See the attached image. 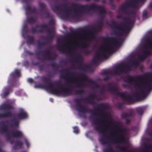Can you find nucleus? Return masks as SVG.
Segmentation results:
<instances>
[{"label": "nucleus", "mask_w": 152, "mask_h": 152, "mask_svg": "<svg viewBox=\"0 0 152 152\" xmlns=\"http://www.w3.org/2000/svg\"><path fill=\"white\" fill-rule=\"evenodd\" d=\"M107 129L106 125L102 126L98 125L94 127V129L103 135V137L99 139V141L102 145L108 144L107 141L105 140L103 138L109 139L112 142L115 143H123L126 140V136L130 134V131L129 128L126 127H120L117 130L116 133L113 134H110L107 136L105 135V132L104 130Z\"/></svg>", "instance_id": "nucleus-1"}, {"label": "nucleus", "mask_w": 152, "mask_h": 152, "mask_svg": "<svg viewBox=\"0 0 152 152\" xmlns=\"http://www.w3.org/2000/svg\"><path fill=\"white\" fill-rule=\"evenodd\" d=\"M148 73L141 75L137 76L136 78L132 75H127L125 77H122L124 82L132 84L136 80L140 81L139 83H136L135 86L137 87L141 91V97H146L147 95L144 90L152 88V77H150Z\"/></svg>", "instance_id": "nucleus-2"}, {"label": "nucleus", "mask_w": 152, "mask_h": 152, "mask_svg": "<svg viewBox=\"0 0 152 152\" xmlns=\"http://www.w3.org/2000/svg\"><path fill=\"white\" fill-rule=\"evenodd\" d=\"M75 4H78L75 3L72 4L71 8L74 11L73 13L70 12L71 10L70 8H66L67 6L66 4H61L52 7V9L54 12L56 11H58L60 13L63 12L62 16L66 19H68L71 18L74 20H79L82 17L83 11L79 6L75 5Z\"/></svg>", "instance_id": "nucleus-3"}, {"label": "nucleus", "mask_w": 152, "mask_h": 152, "mask_svg": "<svg viewBox=\"0 0 152 152\" xmlns=\"http://www.w3.org/2000/svg\"><path fill=\"white\" fill-rule=\"evenodd\" d=\"M123 20L126 23L124 25L121 24H118L114 20L111 21V27L115 29L113 31L114 34L118 37H123L125 34H127L134 23L133 20L128 17L124 18Z\"/></svg>", "instance_id": "nucleus-4"}, {"label": "nucleus", "mask_w": 152, "mask_h": 152, "mask_svg": "<svg viewBox=\"0 0 152 152\" xmlns=\"http://www.w3.org/2000/svg\"><path fill=\"white\" fill-rule=\"evenodd\" d=\"M44 30H45L48 34V38L44 42H40L39 40L37 41V46L39 49L42 48V46L49 43L51 42L54 37L53 30L50 29L48 26V25L43 24L41 25H37L35 27H32L31 30L33 33L36 32L42 33Z\"/></svg>", "instance_id": "nucleus-5"}, {"label": "nucleus", "mask_w": 152, "mask_h": 152, "mask_svg": "<svg viewBox=\"0 0 152 152\" xmlns=\"http://www.w3.org/2000/svg\"><path fill=\"white\" fill-rule=\"evenodd\" d=\"M14 109V107L12 105L8 103L3 104L0 107V110L4 111L3 113H0V118H13L12 119L10 120L11 122H12L10 124V127H13L14 126L18 127L19 124V121L14 117L15 114H13L11 111H10V110Z\"/></svg>", "instance_id": "nucleus-6"}, {"label": "nucleus", "mask_w": 152, "mask_h": 152, "mask_svg": "<svg viewBox=\"0 0 152 152\" xmlns=\"http://www.w3.org/2000/svg\"><path fill=\"white\" fill-rule=\"evenodd\" d=\"M80 75L81 77L78 76L74 77L73 79L71 76H62V77L69 81H73L75 82L79 81V83L77 84V87L80 88H83L86 87V84L84 83L83 81L88 83L90 85H94L96 88L99 87V85L96 83L95 81L88 78L85 74L81 73Z\"/></svg>", "instance_id": "nucleus-7"}, {"label": "nucleus", "mask_w": 152, "mask_h": 152, "mask_svg": "<svg viewBox=\"0 0 152 152\" xmlns=\"http://www.w3.org/2000/svg\"><path fill=\"white\" fill-rule=\"evenodd\" d=\"M62 84L60 82L58 83L57 85L53 86V83L50 82L48 86L49 90L51 93L53 94L64 97L72 95L71 87L69 86V87L62 88Z\"/></svg>", "instance_id": "nucleus-8"}, {"label": "nucleus", "mask_w": 152, "mask_h": 152, "mask_svg": "<svg viewBox=\"0 0 152 152\" xmlns=\"http://www.w3.org/2000/svg\"><path fill=\"white\" fill-rule=\"evenodd\" d=\"M75 5H77L79 6L80 8L84 12L83 10H86L87 13L91 14L90 12L91 10H96L99 11V15L100 17V20H102L106 14V11L104 7L102 5H98L94 3H92L89 5L85 4L82 5L80 4H75Z\"/></svg>", "instance_id": "nucleus-9"}, {"label": "nucleus", "mask_w": 152, "mask_h": 152, "mask_svg": "<svg viewBox=\"0 0 152 152\" xmlns=\"http://www.w3.org/2000/svg\"><path fill=\"white\" fill-rule=\"evenodd\" d=\"M108 86L109 91L115 95L121 97L124 101L129 103L134 101V98L131 95L129 94L126 95L125 94V92H120L116 87L112 86V84L110 83L108 84Z\"/></svg>", "instance_id": "nucleus-10"}, {"label": "nucleus", "mask_w": 152, "mask_h": 152, "mask_svg": "<svg viewBox=\"0 0 152 152\" xmlns=\"http://www.w3.org/2000/svg\"><path fill=\"white\" fill-rule=\"evenodd\" d=\"M102 40L108 44L109 47L106 51L109 53L113 52L114 48L120 44V42L115 38L113 37H104Z\"/></svg>", "instance_id": "nucleus-11"}, {"label": "nucleus", "mask_w": 152, "mask_h": 152, "mask_svg": "<svg viewBox=\"0 0 152 152\" xmlns=\"http://www.w3.org/2000/svg\"><path fill=\"white\" fill-rule=\"evenodd\" d=\"M129 6H131L135 8L136 7L137 5L135 2L131 1L124 4L121 5L118 8V10L119 12H121L129 15L135 14V12L133 10H130L129 11V13H128L127 10L129 8Z\"/></svg>", "instance_id": "nucleus-12"}, {"label": "nucleus", "mask_w": 152, "mask_h": 152, "mask_svg": "<svg viewBox=\"0 0 152 152\" xmlns=\"http://www.w3.org/2000/svg\"><path fill=\"white\" fill-rule=\"evenodd\" d=\"M7 121H5V122ZM5 121H0V134L2 135L6 134V138L7 140L10 141V144L14 143L13 140H11V135L8 133V126L5 124Z\"/></svg>", "instance_id": "nucleus-13"}, {"label": "nucleus", "mask_w": 152, "mask_h": 152, "mask_svg": "<svg viewBox=\"0 0 152 152\" xmlns=\"http://www.w3.org/2000/svg\"><path fill=\"white\" fill-rule=\"evenodd\" d=\"M100 25H98L97 27L92 26L91 28V30L88 29H83L82 31V33H86L90 35L91 39H94L95 37V34H97L101 30L102 23L101 21L100 22Z\"/></svg>", "instance_id": "nucleus-14"}, {"label": "nucleus", "mask_w": 152, "mask_h": 152, "mask_svg": "<svg viewBox=\"0 0 152 152\" xmlns=\"http://www.w3.org/2000/svg\"><path fill=\"white\" fill-rule=\"evenodd\" d=\"M132 67L131 66L127 64L124 66L122 64H120L115 67L114 74L115 75H117L120 74L126 73L132 70Z\"/></svg>", "instance_id": "nucleus-15"}, {"label": "nucleus", "mask_w": 152, "mask_h": 152, "mask_svg": "<svg viewBox=\"0 0 152 152\" xmlns=\"http://www.w3.org/2000/svg\"><path fill=\"white\" fill-rule=\"evenodd\" d=\"M107 108V106L105 103H102L99 104V106L95 108V110L98 111H100V113H99L98 114L101 117L106 118L108 117V115L105 114V110Z\"/></svg>", "instance_id": "nucleus-16"}, {"label": "nucleus", "mask_w": 152, "mask_h": 152, "mask_svg": "<svg viewBox=\"0 0 152 152\" xmlns=\"http://www.w3.org/2000/svg\"><path fill=\"white\" fill-rule=\"evenodd\" d=\"M12 86H13L12 85L7 86L3 88L1 93L0 94L1 98H6L10 94V92L13 91V89L12 88Z\"/></svg>", "instance_id": "nucleus-17"}, {"label": "nucleus", "mask_w": 152, "mask_h": 152, "mask_svg": "<svg viewBox=\"0 0 152 152\" xmlns=\"http://www.w3.org/2000/svg\"><path fill=\"white\" fill-rule=\"evenodd\" d=\"M135 114L133 112H125L122 113L121 115V117L122 119H125L126 123V124H129L131 120L129 118L134 116Z\"/></svg>", "instance_id": "nucleus-18"}, {"label": "nucleus", "mask_w": 152, "mask_h": 152, "mask_svg": "<svg viewBox=\"0 0 152 152\" xmlns=\"http://www.w3.org/2000/svg\"><path fill=\"white\" fill-rule=\"evenodd\" d=\"M75 50V46L73 47V49L70 50H67L68 53L70 55V58L71 59L72 61L76 62H80L82 59V56L80 55H78L77 57H75L72 53L73 51Z\"/></svg>", "instance_id": "nucleus-19"}, {"label": "nucleus", "mask_w": 152, "mask_h": 152, "mask_svg": "<svg viewBox=\"0 0 152 152\" xmlns=\"http://www.w3.org/2000/svg\"><path fill=\"white\" fill-rule=\"evenodd\" d=\"M90 113L93 114V115H90L89 117V120L92 121L93 124H98L99 125H101L103 122L104 121L102 120L99 118H96L95 119L93 118V116H96V113H93L92 111H89Z\"/></svg>", "instance_id": "nucleus-20"}, {"label": "nucleus", "mask_w": 152, "mask_h": 152, "mask_svg": "<svg viewBox=\"0 0 152 152\" xmlns=\"http://www.w3.org/2000/svg\"><path fill=\"white\" fill-rule=\"evenodd\" d=\"M12 137L19 138L23 137V133L18 129H14L11 130L10 133Z\"/></svg>", "instance_id": "nucleus-21"}, {"label": "nucleus", "mask_w": 152, "mask_h": 152, "mask_svg": "<svg viewBox=\"0 0 152 152\" xmlns=\"http://www.w3.org/2000/svg\"><path fill=\"white\" fill-rule=\"evenodd\" d=\"M151 51L148 50L147 48H145L143 52V55L139 56L138 58L141 61H143L147 56H151Z\"/></svg>", "instance_id": "nucleus-22"}, {"label": "nucleus", "mask_w": 152, "mask_h": 152, "mask_svg": "<svg viewBox=\"0 0 152 152\" xmlns=\"http://www.w3.org/2000/svg\"><path fill=\"white\" fill-rule=\"evenodd\" d=\"M81 42L80 45L83 47V52L86 55H89L91 54V51L88 50L86 48L88 47V45L86 43L83 42V39H81Z\"/></svg>", "instance_id": "nucleus-23"}, {"label": "nucleus", "mask_w": 152, "mask_h": 152, "mask_svg": "<svg viewBox=\"0 0 152 152\" xmlns=\"http://www.w3.org/2000/svg\"><path fill=\"white\" fill-rule=\"evenodd\" d=\"M96 97V95L94 94H92L89 96L84 99V102L90 104H95L96 102L94 100Z\"/></svg>", "instance_id": "nucleus-24"}, {"label": "nucleus", "mask_w": 152, "mask_h": 152, "mask_svg": "<svg viewBox=\"0 0 152 152\" xmlns=\"http://www.w3.org/2000/svg\"><path fill=\"white\" fill-rule=\"evenodd\" d=\"M102 59V55L100 53H96L92 61V64L95 65H98V61Z\"/></svg>", "instance_id": "nucleus-25"}, {"label": "nucleus", "mask_w": 152, "mask_h": 152, "mask_svg": "<svg viewBox=\"0 0 152 152\" xmlns=\"http://www.w3.org/2000/svg\"><path fill=\"white\" fill-rule=\"evenodd\" d=\"M16 116L20 119H25L28 117L27 113L23 110H21L18 113L16 114Z\"/></svg>", "instance_id": "nucleus-26"}, {"label": "nucleus", "mask_w": 152, "mask_h": 152, "mask_svg": "<svg viewBox=\"0 0 152 152\" xmlns=\"http://www.w3.org/2000/svg\"><path fill=\"white\" fill-rule=\"evenodd\" d=\"M42 54L44 57H48V58L49 56H50V55L51 53V52L49 50H47L45 51H38L35 53L36 55H39L40 54Z\"/></svg>", "instance_id": "nucleus-27"}, {"label": "nucleus", "mask_w": 152, "mask_h": 152, "mask_svg": "<svg viewBox=\"0 0 152 152\" xmlns=\"http://www.w3.org/2000/svg\"><path fill=\"white\" fill-rule=\"evenodd\" d=\"M26 13H35L37 12V10L35 7L31 8L30 5L27 6L26 8Z\"/></svg>", "instance_id": "nucleus-28"}, {"label": "nucleus", "mask_w": 152, "mask_h": 152, "mask_svg": "<svg viewBox=\"0 0 152 152\" xmlns=\"http://www.w3.org/2000/svg\"><path fill=\"white\" fill-rule=\"evenodd\" d=\"M10 76L12 78H14L15 76L17 77H20L21 76L20 70L18 69H15L14 72L10 74Z\"/></svg>", "instance_id": "nucleus-29"}, {"label": "nucleus", "mask_w": 152, "mask_h": 152, "mask_svg": "<svg viewBox=\"0 0 152 152\" xmlns=\"http://www.w3.org/2000/svg\"><path fill=\"white\" fill-rule=\"evenodd\" d=\"M42 80L43 82H47L48 83V85L46 84H44L42 85V87H43L46 88H47L49 89V88L48 87V86L49 85V83L50 82L51 83V80L45 77H42Z\"/></svg>", "instance_id": "nucleus-30"}, {"label": "nucleus", "mask_w": 152, "mask_h": 152, "mask_svg": "<svg viewBox=\"0 0 152 152\" xmlns=\"http://www.w3.org/2000/svg\"><path fill=\"white\" fill-rule=\"evenodd\" d=\"M80 106H81V107L77 110L79 112L85 113L89 111V109L88 108L85 107L83 105Z\"/></svg>", "instance_id": "nucleus-31"}, {"label": "nucleus", "mask_w": 152, "mask_h": 152, "mask_svg": "<svg viewBox=\"0 0 152 152\" xmlns=\"http://www.w3.org/2000/svg\"><path fill=\"white\" fill-rule=\"evenodd\" d=\"M68 46V45L67 43L65 44L63 47L61 46L60 45H58V49L60 52L63 53L66 50H67Z\"/></svg>", "instance_id": "nucleus-32"}, {"label": "nucleus", "mask_w": 152, "mask_h": 152, "mask_svg": "<svg viewBox=\"0 0 152 152\" xmlns=\"http://www.w3.org/2000/svg\"><path fill=\"white\" fill-rule=\"evenodd\" d=\"M27 44L30 45H34V37L31 36H28L27 40Z\"/></svg>", "instance_id": "nucleus-33"}, {"label": "nucleus", "mask_w": 152, "mask_h": 152, "mask_svg": "<svg viewBox=\"0 0 152 152\" xmlns=\"http://www.w3.org/2000/svg\"><path fill=\"white\" fill-rule=\"evenodd\" d=\"M82 100L84 101V99H76L75 100V102L76 104V108L77 110L81 107V106L80 105H82L80 104V101Z\"/></svg>", "instance_id": "nucleus-34"}, {"label": "nucleus", "mask_w": 152, "mask_h": 152, "mask_svg": "<svg viewBox=\"0 0 152 152\" xmlns=\"http://www.w3.org/2000/svg\"><path fill=\"white\" fill-rule=\"evenodd\" d=\"M146 44L148 45V47H145V48H147L148 50H152V40L150 39H148L146 42Z\"/></svg>", "instance_id": "nucleus-35"}, {"label": "nucleus", "mask_w": 152, "mask_h": 152, "mask_svg": "<svg viewBox=\"0 0 152 152\" xmlns=\"http://www.w3.org/2000/svg\"><path fill=\"white\" fill-rule=\"evenodd\" d=\"M23 143V142L20 141H18L16 142L15 143V145L13 146V148L15 149V146H18L20 148H22Z\"/></svg>", "instance_id": "nucleus-36"}, {"label": "nucleus", "mask_w": 152, "mask_h": 152, "mask_svg": "<svg viewBox=\"0 0 152 152\" xmlns=\"http://www.w3.org/2000/svg\"><path fill=\"white\" fill-rule=\"evenodd\" d=\"M50 65L52 66L53 68L56 70L58 69L59 67V66H58L55 62H53L51 63Z\"/></svg>", "instance_id": "nucleus-37"}, {"label": "nucleus", "mask_w": 152, "mask_h": 152, "mask_svg": "<svg viewBox=\"0 0 152 152\" xmlns=\"http://www.w3.org/2000/svg\"><path fill=\"white\" fill-rule=\"evenodd\" d=\"M102 73L103 75H110L113 74L115 75L114 74V72L113 73L111 71H109L107 70H103L102 71Z\"/></svg>", "instance_id": "nucleus-38"}, {"label": "nucleus", "mask_w": 152, "mask_h": 152, "mask_svg": "<svg viewBox=\"0 0 152 152\" xmlns=\"http://www.w3.org/2000/svg\"><path fill=\"white\" fill-rule=\"evenodd\" d=\"M53 57L49 56L48 58V60L51 61H54L55 60L57 57V55L55 53H53Z\"/></svg>", "instance_id": "nucleus-39"}, {"label": "nucleus", "mask_w": 152, "mask_h": 152, "mask_svg": "<svg viewBox=\"0 0 152 152\" xmlns=\"http://www.w3.org/2000/svg\"><path fill=\"white\" fill-rule=\"evenodd\" d=\"M134 96L135 98L138 100H140L142 97L141 94L138 92L134 93Z\"/></svg>", "instance_id": "nucleus-40"}, {"label": "nucleus", "mask_w": 152, "mask_h": 152, "mask_svg": "<svg viewBox=\"0 0 152 152\" xmlns=\"http://www.w3.org/2000/svg\"><path fill=\"white\" fill-rule=\"evenodd\" d=\"M136 110L137 112L140 115H142L143 113V110L141 107H138L137 108Z\"/></svg>", "instance_id": "nucleus-41"}, {"label": "nucleus", "mask_w": 152, "mask_h": 152, "mask_svg": "<svg viewBox=\"0 0 152 152\" xmlns=\"http://www.w3.org/2000/svg\"><path fill=\"white\" fill-rule=\"evenodd\" d=\"M27 21L28 23L32 24L35 22V20L34 18L31 17L30 18H27Z\"/></svg>", "instance_id": "nucleus-42"}, {"label": "nucleus", "mask_w": 152, "mask_h": 152, "mask_svg": "<svg viewBox=\"0 0 152 152\" xmlns=\"http://www.w3.org/2000/svg\"><path fill=\"white\" fill-rule=\"evenodd\" d=\"M75 92L77 94L82 95L84 93V91L83 90H79L75 91Z\"/></svg>", "instance_id": "nucleus-43"}, {"label": "nucleus", "mask_w": 152, "mask_h": 152, "mask_svg": "<svg viewBox=\"0 0 152 152\" xmlns=\"http://www.w3.org/2000/svg\"><path fill=\"white\" fill-rule=\"evenodd\" d=\"M148 11L147 10H144L143 12L142 17L143 18H147L148 17Z\"/></svg>", "instance_id": "nucleus-44"}, {"label": "nucleus", "mask_w": 152, "mask_h": 152, "mask_svg": "<svg viewBox=\"0 0 152 152\" xmlns=\"http://www.w3.org/2000/svg\"><path fill=\"white\" fill-rule=\"evenodd\" d=\"M116 148H119L120 150L122 151H126L127 150V148L124 146H121L119 145H117Z\"/></svg>", "instance_id": "nucleus-45"}, {"label": "nucleus", "mask_w": 152, "mask_h": 152, "mask_svg": "<svg viewBox=\"0 0 152 152\" xmlns=\"http://www.w3.org/2000/svg\"><path fill=\"white\" fill-rule=\"evenodd\" d=\"M132 65L134 67H136L139 65V63L137 61H133L132 62Z\"/></svg>", "instance_id": "nucleus-46"}, {"label": "nucleus", "mask_w": 152, "mask_h": 152, "mask_svg": "<svg viewBox=\"0 0 152 152\" xmlns=\"http://www.w3.org/2000/svg\"><path fill=\"white\" fill-rule=\"evenodd\" d=\"M39 5L42 10H43L46 7V5L43 3H39Z\"/></svg>", "instance_id": "nucleus-47"}, {"label": "nucleus", "mask_w": 152, "mask_h": 152, "mask_svg": "<svg viewBox=\"0 0 152 152\" xmlns=\"http://www.w3.org/2000/svg\"><path fill=\"white\" fill-rule=\"evenodd\" d=\"M105 87L104 85H103L100 87V88L101 90L100 91V93L102 95H103L104 93Z\"/></svg>", "instance_id": "nucleus-48"}, {"label": "nucleus", "mask_w": 152, "mask_h": 152, "mask_svg": "<svg viewBox=\"0 0 152 152\" xmlns=\"http://www.w3.org/2000/svg\"><path fill=\"white\" fill-rule=\"evenodd\" d=\"M73 132L74 133L77 134L79 132V130L77 126H75L73 127Z\"/></svg>", "instance_id": "nucleus-49"}, {"label": "nucleus", "mask_w": 152, "mask_h": 152, "mask_svg": "<svg viewBox=\"0 0 152 152\" xmlns=\"http://www.w3.org/2000/svg\"><path fill=\"white\" fill-rule=\"evenodd\" d=\"M39 71H42L44 70L45 67L43 65H39L38 66Z\"/></svg>", "instance_id": "nucleus-50"}, {"label": "nucleus", "mask_w": 152, "mask_h": 152, "mask_svg": "<svg viewBox=\"0 0 152 152\" xmlns=\"http://www.w3.org/2000/svg\"><path fill=\"white\" fill-rule=\"evenodd\" d=\"M55 24V23L53 20L51 19L48 22V24L49 25L53 26Z\"/></svg>", "instance_id": "nucleus-51"}, {"label": "nucleus", "mask_w": 152, "mask_h": 152, "mask_svg": "<svg viewBox=\"0 0 152 152\" xmlns=\"http://www.w3.org/2000/svg\"><path fill=\"white\" fill-rule=\"evenodd\" d=\"M102 55V58L103 57L104 58H108L107 54L104 52H102L101 53H100Z\"/></svg>", "instance_id": "nucleus-52"}, {"label": "nucleus", "mask_w": 152, "mask_h": 152, "mask_svg": "<svg viewBox=\"0 0 152 152\" xmlns=\"http://www.w3.org/2000/svg\"><path fill=\"white\" fill-rule=\"evenodd\" d=\"M25 140V142L26 143V145L27 147H29L30 145V144L28 140L26 138H25L24 139Z\"/></svg>", "instance_id": "nucleus-53"}, {"label": "nucleus", "mask_w": 152, "mask_h": 152, "mask_svg": "<svg viewBox=\"0 0 152 152\" xmlns=\"http://www.w3.org/2000/svg\"><path fill=\"white\" fill-rule=\"evenodd\" d=\"M42 15H46V17L48 18L50 16V14L49 12H45L42 14Z\"/></svg>", "instance_id": "nucleus-54"}, {"label": "nucleus", "mask_w": 152, "mask_h": 152, "mask_svg": "<svg viewBox=\"0 0 152 152\" xmlns=\"http://www.w3.org/2000/svg\"><path fill=\"white\" fill-rule=\"evenodd\" d=\"M108 124L112 126H114L115 128H118L119 126L118 125H115L114 124L112 123L109 122Z\"/></svg>", "instance_id": "nucleus-55"}, {"label": "nucleus", "mask_w": 152, "mask_h": 152, "mask_svg": "<svg viewBox=\"0 0 152 152\" xmlns=\"http://www.w3.org/2000/svg\"><path fill=\"white\" fill-rule=\"evenodd\" d=\"M109 4L112 7H114V9H115V5L113 4V1L112 0H110L109 1Z\"/></svg>", "instance_id": "nucleus-56"}, {"label": "nucleus", "mask_w": 152, "mask_h": 152, "mask_svg": "<svg viewBox=\"0 0 152 152\" xmlns=\"http://www.w3.org/2000/svg\"><path fill=\"white\" fill-rule=\"evenodd\" d=\"M117 106L118 108L121 109L123 107V105L121 103H118L117 104Z\"/></svg>", "instance_id": "nucleus-57"}, {"label": "nucleus", "mask_w": 152, "mask_h": 152, "mask_svg": "<svg viewBox=\"0 0 152 152\" xmlns=\"http://www.w3.org/2000/svg\"><path fill=\"white\" fill-rule=\"evenodd\" d=\"M65 71L66 72V74L67 75H71L72 74V73L70 72L69 69H66L65 70Z\"/></svg>", "instance_id": "nucleus-58"}, {"label": "nucleus", "mask_w": 152, "mask_h": 152, "mask_svg": "<svg viewBox=\"0 0 152 152\" xmlns=\"http://www.w3.org/2000/svg\"><path fill=\"white\" fill-rule=\"evenodd\" d=\"M26 53L29 55L32 56L33 55V53L30 51L27 50L26 51Z\"/></svg>", "instance_id": "nucleus-59"}, {"label": "nucleus", "mask_w": 152, "mask_h": 152, "mask_svg": "<svg viewBox=\"0 0 152 152\" xmlns=\"http://www.w3.org/2000/svg\"><path fill=\"white\" fill-rule=\"evenodd\" d=\"M28 82H29V83H33L34 81H33V79L31 78H29L28 79Z\"/></svg>", "instance_id": "nucleus-60"}, {"label": "nucleus", "mask_w": 152, "mask_h": 152, "mask_svg": "<svg viewBox=\"0 0 152 152\" xmlns=\"http://www.w3.org/2000/svg\"><path fill=\"white\" fill-rule=\"evenodd\" d=\"M109 77L108 76H105L103 79V80L105 81H107L109 79Z\"/></svg>", "instance_id": "nucleus-61"}, {"label": "nucleus", "mask_w": 152, "mask_h": 152, "mask_svg": "<svg viewBox=\"0 0 152 152\" xmlns=\"http://www.w3.org/2000/svg\"><path fill=\"white\" fill-rule=\"evenodd\" d=\"M27 25L26 24H25L23 26V31H24L25 29L27 28Z\"/></svg>", "instance_id": "nucleus-62"}, {"label": "nucleus", "mask_w": 152, "mask_h": 152, "mask_svg": "<svg viewBox=\"0 0 152 152\" xmlns=\"http://www.w3.org/2000/svg\"><path fill=\"white\" fill-rule=\"evenodd\" d=\"M23 32L25 34H26L28 33V30L27 28L26 29H25L24 31H23Z\"/></svg>", "instance_id": "nucleus-63"}, {"label": "nucleus", "mask_w": 152, "mask_h": 152, "mask_svg": "<svg viewBox=\"0 0 152 152\" xmlns=\"http://www.w3.org/2000/svg\"><path fill=\"white\" fill-rule=\"evenodd\" d=\"M148 134L150 136L152 137V131H150Z\"/></svg>", "instance_id": "nucleus-64"}]
</instances>
